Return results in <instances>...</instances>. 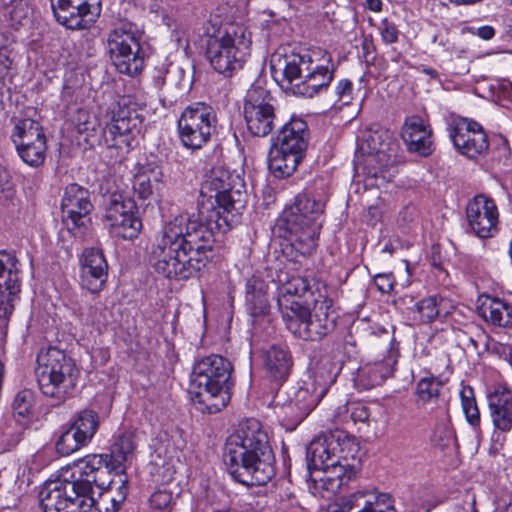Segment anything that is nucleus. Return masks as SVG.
I'll use <instances>...</instances> for the list:
<instances>
[{
    "instance_id": "0eeeda50",
    "label": "nucleus",
    "mask_w": 512,
    "mask_h": 512,
    "mask_svg": "<svg viewBox=\"0 0 512 512\" xmlns=\"http://www.w3.org/2000/svg\"><path fill=\"white\" fill-rule=\"evenodd\" d=\"M317 298H313L312 309L303 305L297 310L284 303L286 328L296 337L305 341H319L335 327V316L330 313L333 300L326 283H316Z\"/></svg>"
},
{
    "instance_id": "680f3d73",
    "label": "nucleus",
    "mask_w": 512,
    "mask_h": 512,
    "mask_svg": "<svg viewBox=\"0 0 512 512\" xmlns=\"http://www.w3.org/2000/svg\"><path fill=\"white\" fill-rule=\"evenodd\" d=\"M366 7L373 12H379L382 9V1L381 0H366Z\"/></svg>"
},
{
    "instance_id": "c03bdc74",
    "label": "nucleus",
    "mask_w": 512,
    "mask_h": 512,
    "mask_svg": "<svg viewBox=\"0 0 512 512\" xmlns=\"http://www.w3.org/2000/svg\"><path fill=\"white\" fill-rule=\"evenodd\" d=\"M246 306L250 316L254 319L266 315L269 311L267 292L246 295Z\"/></svg>"
},
{
    "instance_id": "393cba45",
    "label": "nucleus",
    "mask_w": 512,
    "mask_h": 512,
    "mask_svg": "<svg viewBox=\"0 0 512 512\" xmlns=\"http://www.w3.org/2000/svg\"><path fill=\"white\" fill-rule=\"evenodd\" d=\"M82 285L91 293L100 292L108 278V264L103 252L97 248L86 249L81 259Z\"/></svg>"
},
{
    "instance_id": "39448f33",
    "label": "nucleus",
    "mask_w": 512,
    "mask_h": 512,
    "mask_svg": "<svg viewBox=\"0 0 512 512\" xmlns=\"http://www.w3.org/2000/svg\"><path fill=\"white\" fill-rule=\"evenodd\" d=\"M233 366L225 357L210 354L198 360L192 370V400L202 413L215 414L231 400Z\"/></svg>"
},
{
    "instance_id": "aec40b11",
    "label": "nucleus",
    "mask_w": 512,
    "mask_h": 512,
    "mask_svg": "<svg viewBox=\"0 0 512 512\" xmlns=\"http://www.w3.org/2000/svg\"><path fill=\"white\" fill-rule=\"evenodd\" d=\"M56 21L70 30L89 29L101 13V0H50Z\"/></svg>"
},
{
    "instance_id": "cd10ccee",
    "label": "nucleus",
    "mask_w": 512,
    "mask_h": 512,
    "mask_svg": "<svg viewBox=\"0 0 512 512\" xmlns=\"http://www.w3.org/2000/svg\"><path fill=\"white\" fill-rule=\"evenodd\" d=\"M432 130L419 116H411L402 126L401 137L410 152L429 156L432 151Z\"/></svg>"
},
{
    "instance_id": "de8ad7c7",
    "label": "nucleus",
    "mask_w": 512,
    "mask_h": 512,
    "mask_svg": "<svg viewBox=\"0 0 512 512\" xmlns=\"http://www.w3.org/2000/svg\"><path fill=\"white\" fill-rule=\"evenodd\" d=\"M10 39L6 33L0 32V81L8 75L13 60L10 57L9 49Z\"/></svg>"
},
{
    "instance_id": "4468645a",
    "label": "nucleus",
    "mask_w": 512,
    "mask_h": 512,
    "mask_svg": "<svg viewBox=\"0 0 512 512\" xmlns=\"http://www.w3.org/2000/svg\"><path fill=\"white\" fill-rule=\"evenodd\" d=\"M271 93L251 86L244 99L243 115L247 131L254 137H266L275 128L276 109Z\"/></svg>"
},
{
    "instance_id": "7c9ffc66",
    "label": "nucleus",
    "mask_w": 512,
    "mask_h": 512,
    "mask_svg": "<svg viewBox=\"0 0 512 512\" xmlns=\"http://www.w3.org/2000/svg\"><path fill=\"white\" fill-rule=\"evenodd\" d=\"M324 396L311 385L304 382L298 386L285 406L286 413L291 414L295 422L303 421L318 405Z\"/></svg>"
},
{
    "instance_id": "4d7b16f0",
    "label": "nucleus",
    "mask_w": 512,
    "mask_h": 512,
    "mask_svg": "<svg viewBox=\"0 0 512 512\" xmlns=\"http://www.w3.org/2000/svg\"><path fill=\"white\" fill-rule=\"evenodd\" d=\"M82 497V499L78 498L76 506L70 508L68 512H98L95 509L94 497Z\"/></svg>"
},
{
    "instance_id": "8fccbe9b",
    "label": "nucleus",
    "mask_w": 512,
    "mask_h": 512,
    "mask_svg": "<svg viewBox=\"0 0 512 512\" xmlns=\"http://www.w3.org/2000/svg\"><path fill=\"white\" fill-rule=\"evenodd\" d=\"M151 508L170 511L173 503V495L167 490H157L149 498Z\"/></svg>"
},
{
    "instance_id": "774afa93",
    "label": "nucleus",
    "mask_w": 512,
    "mask_h": 512,
    "mask_svg": "<svg viewBox=\"0 0 512 512\" xmlns=\"http://www.w3.org/2000/svg\"><path fill=\"white\" fill-rule=\"evenodd\" d=\"M84 128L83 129H80V132H84V131H88L90 128L88 127L89 123L88 122H85L84 124Z\"/></svg>"
},
{
    "instance_id": "a18cd8bd",
    "label": "nucleus",
    "mask_w": 512,
    "mask_h": 512,
    "mask_svg": "<svg viewBox=\"0 0 512 512\" xmlns=\"http://www.w3.org/2000/svg\"><path fill=\"white\" fill-rule=\"evenodd\" d=\"M416 307L423 322H432L440 314V303L437 296H429L422 299L417 303Z\"/></svg>"
},
{
    "instance_id": "c9c22d12",
    "label": "nucleus",
    "mask_w": 512,
    "mask_h": 512,
    "mask_svg": "<svg viewBox=\"0 0 512 512\" xmlns=\"http://www.w3.org/2000/svg\"><path fill=\"white\" fill-rule=\"evenodd\" d=\"M21 268L13 252L0 250V289L21 292Z\"/></svg>"
},
{
    "instance_id": "dca6fc26",
    "label": "nucleus",
    "mask_w": 512,
    "mask_h": 512,
    "mask_svg": "<svg viewBox=\"0 0 512 512\" xmlns=\"http://www.w3.org/2000/svg\"><path fill=\"white\" fill-rule=\"evenodd\" d=\"M325 203L312 193L302 192L286 207L276 223V229H321Z\"/></svg>"
},
{
    "instance_id": "7ed1b4c3",
    "label": "nucleus",
    "mask_w": 512,
    "mask_h": 512,
    "mask_svg": "<svg viewBox=\"0 0 512 512\" xmlns=\"http://www.w3.org/2000/svg\"><path fill=\"white\" fill-rule=\"evenodd\" d=\"M223 462L232 479L242 485L263 486L271 481L276 474L275 455L258 420L239 423L227 438Z\"/></svg>"
},
{
    "instance_id": "4be33fe9",
    "label": "nucleus",
    "mask_w": 512,
    "mask_h": 512,
    "mask_svg": "<svg viewBox=\"0 0 512 512\" xmlns=\"http://www.w3.org/2000/svg\"><path fill=\"white\" fill-rule=\"evenodd\" d=\"M281 283L278 296V307L282 318L285 317L284 303L294 311L303 305H311L313 298H317L316 283H323L320 280L308 279L302 276L282 277L278 276Z\"/></svg>"
},
{
    "instance_id": "f257e3e1",
    "label": "nucleus",
    "mask_w": 512,
    "mask_h": 512,
    "mask_svg": "<svg viewBox=\"0 0 512 512\" xmlns=\"http://www.w3.org/2000/svg\"><path fill=\"white\" fill-rule=\"evenodd\" d=\"M200 195L211 202L198 214L175 216L156 237L149 263L165 278L195 277L212 257L215 235L228 231L238 221L247 202L245 183L239 175L222 167L206 174Z\"/></svg>"
},
{
    "instance_id": "e2e57ef3",
    "label": "nucleus",
    "mask_w": 512,
    "mask_h": 512,
    "mask_svg": "<svg viewBox=\"0 0 512 512\" xmlns=\"http://www.w3.org/2000/svg\"><path fill=\"white\" fill-rule=\"evenodd\" d=\"M207 512H232V509L228 504L211 505Z\"/></svg>"
},
{
    "instance_id": "1a4fd4ad",
    "label": "nucleus",
    "mask_w": 512,
    "mask_h": 512,
    "mask_svg": "<svg viewBox=\"0 0 512 512\" xmlns=\"http://www.w3.org/2000/svg\"><path fill=\"white\" fill-rule=\"evenodd\" d=\"M35 374L43 395L57 404L64 402L73 393L79 376L74 360L56 347H49L37 356Z\"/></svg>"
},
{
    "instance_id": "0e129e2a",
    "label": "nucleus",
    "mask_w": 512,
    "mask_h": 512,
    "mask_svg": "<svg viewBox=\"0 0 512 512\" xmlns=\"http://www.w3.org/2000/svg\"><path fill=\"white\" fill-rule=\"evenodd\" d=\"M451 3L461 6V5H467L472 6L478 3H482L484 0H449Z\"/></svg>"
},
{
    "instance_id": "052dcab7",
    "label": "nucleus",
    "mask_w": 512,
    "mask_h": 512,
    "mask_svg": "<svg viewBox=\"0 0 512 512\" xmlns=\"http://www.w3.org/2000/svg\"><path fill=\"white\" fill-rule=\"evenodd\" d=\"M499 96L505 100H512V83L502 82L499 84Z\"/></svg>"
},
{
    "instance_id": "5fc2aeb1",
    "label": "nucleus",
    "mask_w": 512,
    "mask_h": 512,
    "mask_svg": "<svg viewBox=\"0 0 512 512\" xmlns=\"http://www.w3.org/2000/svg\"><path fill=\"white\" fill-rule=\"evenodd\" d=\"M374 283L380 292L390 293L394 287V277L392 273L377 274Z\"/></svg>"
},
{
    "instance_id": "2eb2a0df",
    "label": "nucleus",
    "mask_w": 512,
    "mask_h": 512,
    "mask_svg": "<svg viewBox=\"0 0 512 512\" xmlns=\"http://www.w3.org/2000/svg\"><path fill=\"white\" fill-rule=\"evenodd\" d=\"M92 210L88 189L76 183L65 187L61 200L62 222L74 237H84L91 225Z\"/></svg>"
},
{
    "instance_id": "79ce46f5",
    "label": "nucleus",
    "mask_w": 512,
    "mask_h": 512,
    "mask_svg": "<svg viewBox=\"0 0 512 512\" xmlns=\"http://www.w3.org/2000/svg\"><path fill=\"white\" fill-rule=\"evenodd\" d=\"M369 490L356 491L348 496L339 499L338 507L345 512H364L366 505L371 504L367 501Z\"/></svg>"
},
{
    "instance_id": "b1692460",
    "label": "nucleus",
    "mask_w": 512,
    "mask_h": 512,
    "mask_svg": "<svg viewBox=\"0 0 512 512\" xmlns=\"http://www.w3.org/2000/svg\"><path fill=\"white\" fill-rule=\"evenodd\" d=\"M77 484L70 480H54L45 483L40 492V505L43 512H68L76 506V501L83 496Z\"/></svg>"
},
{
    "instance_id": "3c124183",
    "label": "nucleus",
    "mask_w": 512,
    "mask_h": 512,
    "mask_svg": "<svg viewBox=\"0 0 512 512\" xmlns=\"http://www.w3.org/2000/svg\"><path fill=\"white\" fill-rule=\"evenodd\" d=\"M379 32L382 38V41L385 44H393L398 41L399 38V30L397 26L388 21L387 19H383L379 26Z\"/></svg>"
},
{
    "instance_id": "ddd939ff",
    "label": "nucleus",
    "mask_w": 512,
    "mask_h": 512,
    "mask_svg": "<svg viewBox=\"0 0 512 512\" xmlns=\"http://www.w3.org/2000/svg\"><path fill=\"white\" fill-rule=\"evenodd\" d=\"M359 150L360 155H356V164L363 165V170L376 178L379 172L394 164L397 141L388 130H367Z\"/></svg>"
},
{
    "instance_id": "423d86ee",
    "label": "nucleus",
    "mask_w": 512,
    "mask_h": 512,
    "mask_svg": "<svg viewBox=\"0 0 512 512\" xmlns=\"http://www.w3.org/2000/svg\"><path fill=\"white\" fill-rule=\"evenodd\" d=\"M251 34L240 23H228L206 40V56L215 71L231 77L250 54Z\"/></svg>"
},
{
    "instance_id": "49530a36",
    "label": "nucleus",
    "mask_w": 512,
    "mask_h": 512,
    "mask_svg": "<svg viewBox=\"0 0 512 512\" xmlns=\"http://www.w3.org/2000/svg\"><path fill=\"white\" fill-rule=\"evenodd\" d=\"M33 405V393L28 389L19 391L12 402L14 413L19 416H27L30 414Z\"/></svg>"
},
{
    "instance_id": "5701e85b",
    "label": "nucleus",
    "mask_w": 512,
    "mask_h": 512,
    "mask_svg": "<svg viewBox=\"0 0 512 512\" xmlns=\"http://www.w3.org/2000/svg\"><path fill=\"white\" fill-rule=\"evenodd\" d=\"M384 341L389 343L388 355L379 361L366 363L357 370L355 381L363 389H371L381 385L394 373L399 351L395 340L387 330L383 331Z\"/></svg>"
},
{
    "instance_id": "a19ab883",
    "label": "nucleus",
    "mask_w": 512,
    "mask_h": 512,
    "mask_svg": "<svg viewBox=\"0 0 512 512\" xmlns=\"http://www.w3.org/2000/svg\"><path fill=\"white\" fill-rule=\"evenodd\" d=\"M461 405L467 422L472 426L480 423V412L471 387H464L460 392Z\"/></svg>"
},
{
    "instance_id": "a878e982",
    "label": "nucleus",
    "mask_w": 512,
    "mask_h": 512,
    "mask_svg": "<svg viewBox=\"0 0 512 512\" xmlns=\"http://www.w3.org/2000/svg\"><path fill=\"white\" fill-rule=\"evenodd\" d=\"M107 464V457L103 454L86 455L74 463L72 476L75 477L76 473H78L79 477L70 481L73 484H77L78 487L76 488L83 496H87L89 493H92L93 484L98 488L104 485V483H99L97 474L104 472L103 469L108 471Z\"/></svg>"
},
{
    "instance_id": "e433bc0d",
    "label": "nucleus",
    "mask_w": 512,
    "mask_h": 512,
    "mask_svg": "<svg viewBox=\"0 0 512 512\" xmlns=\"http://www.w3.org/2000/svg\"><path fill=\"white\" fill-rule=\"evenodd\" d=\"M340 366L329 358H322L316 365L313 375L308 381L323 396L327 393L330 386L336 381L340 372Z\"/></svg>"
},
{
    "instance_id": "a211bd4d",
    "label": "nucleus",
    "mask_w": 512,
    "mask_h": 512,
    "mask_svg": "<svg viewBox=\"0 0 512 512\" xmlns=\"http://www.w3.org/2000/svg\"><path fill=\"white\" fill-rule=\"evenodd\" d=\"M447 131L454 148L468 159H477L489 150V141L484 128L473 119L453 117Z\"/></svg>"
},
{
    "instance_id": "6e6552de",
    "label": "nucleus",
    "mask_w": 512,
    "mask_h": 512,
    "mask_svg": "<svg viewBox=\"0 0 512 512\" xmlns=\"http://www.w3.org/2000/svg\"><path fill=\"white\" fill-rule=\"evenodd\" d=\"M308 139V125L300 118H291L271 137L268 168L276 178H287L296 171L307 150Z\"/></svg>"
},
{
    "instance_id": "09e8293b",
    "label": "nucleus",
    "mask_w": 512,
    "mask_h": 512,
    "mask_svg": "<svg viewBox=\"0 0 512 512\" xmlns=\"http://www.w3.org/2000/svg\"><path fill=\"white\" fill-rule=\"evenodd\" d=\"M20 292L12 294V290L0 289V319L7 320L14 311V302L19 298Z\"/></svg>"
},
{
    "instance_id": "c85d7f7f",
    "label": "nucleus",
    "mask_w": 512,
    "mask_h": 512,
    "mask_svg": "<svg viewBox=\"0 0 512 512\" xmlns=\"http://www.w3.org/2000/svg\"><path fill=\"white\" fill-rule=\"evenodd\" d=\"M136 449L135 435L132 432H123L116 437L110 446L109 453L103 454L107 457L108 472L115 473L117 478L127 477L125 472L127 463Z\"/></svg>"
},
{
    "instance_id": "2f4dec72",
    "label": "nucleus",
    "mask_w": 512,
    "mask_h": 512,
    "mask_svg": "<svg viewBox=\"0 0 512 512\" xmlns=\"http://www.w3.org/2000/svg\"><path fill=\"white\" fill-rule=\"evenodd\" d=\"M279 236L285 238L289 244L286 250L294 257H308L312 255L317 247L320 229L301 228L296 231L277 229Z\"/></svg>"
},
{
    "instance_id": "37998d69",
    "label": "nucleus",
    "mask_w": 512,
    "mask_h": 512,
    "mask_svg": "<svg viewBox=\"0 0 512 512\" xmlns=\"http://www.w3.org/2000/svg\"><path fill=\"white\" fill-rule=\"evenodd\" d=\"M367 496V501L371 504L366 505L364 512H395L389 494L369 491Z\"/></svg>"
},
{
    "instance_id": "338daca9",
    "label": "nucleus",
    "mask_w": 512,
    "mask_h": 512,
    "mask_svg": "<svg viewBox=\"0 0 512 512\" xmlns=\"http://www.w3.org/2000/svg\"><path fill=\"white\" fill-rule=\"evenodd\" d=\"M320 512H345V511H344L343 509H340V508H339V509H333V510H331V509H328V510H322V511H320Z\"/></svg>"
},
{
    "instance_id": "864d4df0",
    "label": "nucleus",
    "mask_w": 512,
    "mask_h": 512,
    "mask_svg": "<svg viewBox=\"0 0 512 512\" xmlns=\"http://www.w3.org/2000/svg\"><path fill=\"white\" fill-rule=\"evenodd\" d=\"M493 512H512V493L503 491L494 499Z\"/></svg>"
},
{
    "instance_id": "bf43d9fd",
    "label": "nucleus",
    "mask_w": 512,
    "mask_h": 512,
    "mask_svg": "<svg viewBox=\"0 0 512 512\" xmlns=\"http://www.w3.org/2000/svg\"><path fill=\"white\" fill-rule=\"evenodd\" d=\"M476 35L483 40H490L495 36V29L492 26L484 25L477 29Z\"/></svg>"
},
{
    "instance_id": "6e6d98bb",
    "label": "nucleus",
    "mask_w": 512,
    "mask_h": 512,
    "mask_svg": "<svg viewBox=\"0 0 512 512\" xmlns=\"http://www.w3.org/2000/svg\"><path fill=\"white\" fill-rule=\"evenodd\" d=\"M268 285L261 278L253 275L246 281V295L267 292Z\"/></svg>"
},
{
    "instance_id": "f704fd0d",
    "label": "nucleus",
    "mask_w": 512,
    "mask_h": 512,
    "mask_svg": "<svg viewBox=\"0 0 512 512\" xmlns=\"http://www.w3.org/2000/svg\"><path fill=\"white\" fill-rule=\"evenodd\" d=\"M442 388V382L435 376L421 378L416 385L417 404L419 406H426L435 403L438 407V413L442 412L447 417L448 403L440 398Z\"/></svg>"
},
{
    "instance_id": "4c0bfd02",
    "label": "nucleus",
    "mask_w": 512,
    "mask_h": 512,
    "mask_svg": "<svg viewBox=\"0 0 512 512\" xmlns=\"http://www.w3.org/2000/svg\"><path fill=\"white\" fill-rule=\"evenodd\" d=\"M70 426L78 431L82 438L89 444L98 430L99 416L93 410H83L78 413Z\"/></svg>"
},
{
    "instance_id": "13d9d810",
    "label": "nucleus",
    "mask_w": 512,
    "mask_h": 512,
    "mask_svg": "<svg viewBox=\"0 0 512 512\" xmlns=\"http://www.w3.org/2000/svg\"><path fill=\"white\" fill-rule=\"evenodd\" d=\"M351 418L354 422L365 421L368 419V411L364 406L359 404H352Z\"/></svg>"
},
{
    "instance_id": "603ef678",
    "label": "nucleus",
    "mask_w": 512,
    "mask_h": 512,
    "mask_svg": "<svg viewBox=\"0 0 512 512\" xmlns=\"http://www.w3.org/2000/svg\"><path fill=\"white\" fill-rule=\"evenodd\" d=\"M353 91L352 82L348 79L340 80L335 87V94L340 102L348 104Z\"/></svg>"
},
{
    "instance_id": "72a5a7b5",
    "label": "nucleus",
    "mask_w": 512,
    "mask_h": 512,
    "mask_svg": "<svg viewBox=\"0 0 512 512\" xmlns=\"http://www.w3.org/2000/svg\"><path fill=\"white\" fill-rule=\"evenodd\" d=\"M293 360L288 346L274 344L264 354V366L270 377L283 382L291 372Z\"/></svg>"
},
{
    "instance_id": "c756f323",
    "label": "nucleus",
    "mask_w": 512,
    "mask_h": 512,
    "mask_svg": "<svg viewBox=\"0 0 512 512\" xmlns=\"http://www.w3.org/2000/svg\"><path fill=\"white\" fill-rule=\"evenodd\" d=\"M488 407L494 427L502 432L512 429V391L504 386L496 387L488 397Z\"/></svg>"
},
{
    "instance_id": "58836bf2",
    "label": "nucleus",
    "mask_w": 512,
    "mask_h": 512,
    "mask_svg": "<svg viewBox=\"0 0 512 512\" xmlns=\"http://www.w3.org/2000/svg\"><path fill=\"white\" fill-rule=\"evenodd\" d=\"M88 445L78 431L72 426L63 428L58 440L56 450L62 456H68Z\"/></svg>"
},
{
    "instance_id": "412c9836",
    "label": "nucleus",
    "mask_w": 512,
    "mask_h": 512,
    "mask_svg": "<svg viewBox=\"0 0 512 512\" xmlns=\"http://www.w3.org/2000/svg\"><path fill=\"white\" fill-rule=\"evenodd\" d=\"M466 219L471 232L482 239L494 237L499 231L496 202L485 194L474 196L466 206Z\"/></svg>"
},
{
    "instance_id": "f8f14e48",
    "label": "nucleus",
    "mask_w": 512,
    "mask_h": 512,
    "mask_svg": "<svg viewBox=\"0 0 512 512\" xmlns=\"http://www.w3.org/2000/svg\"><path fill=\"white\" fill-rule=\"evenodd\" d=\"M182 145L191 150L201 149L216 133L217 116L210 105L197 102L187 106L177 122Z\"/></svg>"
},
{
    "instance_id": "20e7f679",
    "label": "nucleus",
    "mask_w": 512,
    "mask_h": 512,
    "mask_svg": "<svg viewBox=\"0 0 512 512\" xmlns=\"http://www.w3.org/2000/svg\"><path fill=\"white\" fill-rule=\"evenodd\" d=\"M335 69L331 54L321 49L298 53L281 48L270 59L274 80L281 85L294 84V94L308 98L328 88Z\"/></svg>"
},
{
    "instance_id": "f3484780",
    "label": "nucleus",
    "mask_w": 512,
    "mask_h": 512,
    "mask_svg": "<svg viewBox=\"0 0 512 512\" xmlns=\"http://www.w3.org/2000/svg\"><path fill=\"white\" fill-rule=\"evenodd\" d=\"M19 157L29 166L37 168L46 158V136L39 122L24 118L19 120L10 136Z\"/></svg>"
},
{
    "instance_id": "6ab92c4d",
    "label": "nucleus",
    "mask_w": 512,
    "mask_h": 512,
    "mask_svg": "<svg viewBox=\"0 0 512 512\" xmlns=\"http://www.w3.org/2000/svg\"><path fill=\"white\" fill-rule=\"evenodd\" d=\"M136 203L131 198H123L121 195H113L106 208L104 221L110 233L123 240L137 238L142 221L136 215Z\"/></svg>"
},
{
    "instance_id": "f03ea898",
    "label": "nucleus",
    "mask_w": 512,
    "mask_h": 512,
    "mask_svg": "<svg viewBox=\"0 0 512 512\" xmlns=\"http://www.w3.org/2000/svg\"><path fill=\"white\" fill-rule=\"evenodd\" d=\"M309 489L324 497L323 492L337 493L354 479L361 469L360 448L354 437L336 430L316 436L306 448Z\"/></svg>"
},
{
    "instance_id": "ea45409f",
    "label": "nucleus",
    "mask_w": 512,
    "mask_h": 512,
    "mask_svg": "<svg viewBox=\"0 0 512 512\" xmlns=\"http://www.w3.org/2000/svg\"><path fill=\"white\" fill-rule=\"evenodd\" d=\"M437 418H439L441 422L437 424L433 433L432 441L434 445L441 449L454 446L456 436L454 429L449 423V415L445 417L442 412H439Z\"/></svg>"
},
{
    "instance_id": "9d476101",
    "label": "nucleus",
    "mask_w": 512,
    "mask_h": 512,
    "mask_svg": "<svg viewBox=\"0 0 512 512\" xmlns=\"http://www.w3.org/2000/svg\"><path fill=\"white\" fill-rule=\"evenodd\" d=\"M108 49L110 58L121 74L137 75L143 68V57L140 56V34L136 24L121 22L109 33Z\"/></svg>"
},
{
    "instance_id": "69168bd1",
    "label": "nucleus",
    "mask_w": 512,
    "mask_h": 512,
    "mask_svg": "<svg viewBox=\"0 0 512 512\" xmlns=\"http://www.w3.org/2000/svg\"><path fill=\"white\" fill-rule=\"evenodd\" d=\"M423 73L429 75L431 78L436 79L438 77V72L430 67H425L422 69Z\"/></svg>"
},
{
    "instance_id": "473e14b6",
    "label": "nucleus",
    "mask_w": 512,
    "mask_h": 512,
    "mask_svg": "<svg viewBox=\"0 0 512 512\" xmlns=\"http://www.w3.org/2000/svg\"><path fill=\"white\" fill-rule=\"evenodd\" d=\"M477 312L485 322L492 325L507 327L512 324V306L499 298L480 296Z\"/></svg>"
},
{
    "instance_id": "bb28decb",
    "label": "nucleus",
    "mask_w": 512,
    "mask_h": 512,
    "mask_svg": "<svg viewBox=\"0 0 512 512\" xmlns=\"http://www.w3.org/2000/svg\"><path fill=\"white\" fill-rule=\"evenodd\" d=\"M164 184L162 167L154 161H148L137 168L133 177L132 189L139 199L147 200L155 194H160Z\"/></svg>"
},
{
    "instance_id": "9b49d317",
    "label": "nucleus",
    "mask_w": 512,
    "mask_h": 512,
    "mask_svg": "<svg viewBox=\"0 0 512 512\" xmlns=\"http://www.w3.org/2000/svg\"><path fill=\"white\" fill-rule=\"evenodd\" d=\"M105 117L107 122L103 129V137L106 145L128 152L140 131L139 114L130 106L129 99L122 97L111 103Z\"/></svg>"
}]
</instances>
